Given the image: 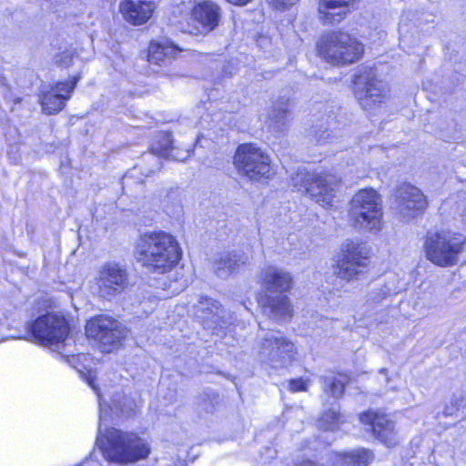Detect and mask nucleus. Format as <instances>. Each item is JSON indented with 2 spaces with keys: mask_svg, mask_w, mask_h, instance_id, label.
Returning a JSON list of instances; mask_svg holds the SVG:
<instances>
[{
  "mask_svg": "<svg viewBox=\"0 0 466 466\" xmlns=\"http://www.w3.org/2000/svg\"><path fill=\"white\" fill-rule=\"evenodd\" d=\"M135 254L139 262L148 271L164 274L171 270L181 258L177 240L170 233L147 231L136 242Z\"/></svg>",
  "mask_w": 466,
  "mask_h": 466,
  "instance_id": "nucleus-1",
  "label": "nucleus"
},
{
  "mask_svg": "<svg viewBox=\"0 0 466 466\" xmlns=\"http://www.w3.org/2000/svg\"><path fill=\"white\" fill-rule=\"evenodd\" d=\"M21 100H22V98H20V97H15V98L14 99V104H15V105L19 104V103L21 102Z\"/></svg>",
  "mask_w": 466,
  "mask_h": 466,
  "instance_id": "nucleus-36",
  "label": "nucleus"
},
{
  "mask_svg": "<svg viewBox=\"0 0 466 466\" xmlns=\"http://www.w3.org/2000/svg\"><path fill=\"white\" fill-rule=\"evenodd\" d=\"M34 339L40 344L56 351L66 345L69 333L66 319L57 313H46L39 316L31 324Z\"/></svg>",
  "mask_w": 466,
  "mask_h": 466,
  "instance_id": "nucleus-9",
  "label": "nucleus"
},
{
  "mask_svg": "<svg viewBox=\"0 0 466 466\" xmlns=\"http://www.w3.org/2000/svg\"><path fill=\"white\" fill-rule=\"evenodd\" d=\"M113 402H116V405H117V400H113Z\"/></svg>",
  "mask_w": 466,
  "mask_h": 466,
  "instance_id": "nucleus-42",
  "label": "nucleus"
},
{
  "mask_svg": "<svg viewBox=\"0 0 466 466\" xmlns=\"http://www.w3.org/2000/svg\"><path fill=\"white\" fill-rule=\"evenodd\" d=\"M129 285L127 268L117 262H106L96 277V292L99 297L111 299L120 295Z\"/></svg>",
  "mask_w": 466,
  "mask_h": 466,
  "instance_id": "nucleus-13",
  "label": "nucleus"
},
{
  "mask_svg": "<svg viewBox=\"0 0 466 466\" xmlns=\"http://www.w3.org/2000/svg\"><path fill=\"white\" fill-rule=\"evenodd\" d=\"M180 50L173 44H151L148 49V62L158 66H167Z\"/></svg>",
  "mask_w": 466,
  "mask_h": 466,
  "instance_id": "nucleus-26",
  "label": "nucleus"
},
{
  "mask_svg": "<svg viewBox=\"0 0 466 466\" xmlns=\"http://www.w3.org/2000/svg\"><path fill=\"white\" fill-rule=\"evenodd\" d=\"M299 0H270V5L279 10H284L293 5Z\"/></svg>",
  "mask_w": 466,
  "mask_h": 466,
  "instance_id": "nucleus-32",
  "label": "nucleus"
},
{
  "mask_svg": "<svg viewBox=\"0 0 466 466\" xmlns=\"http://www.w3.org/2000/svg\"><path fill=\"white\" fill-rule=\"evenodd\" d=\"M465 241L461 234L449 229L428 231L423 238L422 251L433 265L450 268L459 263Z\"/></svg>",
  "mask_w": 466,
  "mask_h": 466,
  "instance_id": "nucleus-3",
  "label": "nucleus"
},
{
  "mask_svg": "<svg viewBox=\"0 0 466 466\" xmlns=\"http://www.w3.org/2000/svg\"><path fill=\"white\" fill-rule=\"evenodd\" d=\"M354 95L360 106L365 110L372 109L388 96L386 84L378 79L376 70L370 66H361L354 76Z\"/></svg>",
  "mask_w": 466,
  "mask_h": 466,
  "instance_id": "nucleus-10",
  "label": "nucleus"
},
{
  "mask_svg": "<svg viewBox=\"0 0 466 466\" xmlns=\"http://www.w3.org/2000/svg\"><path fill=\"white\" fill-rule=\"evenodd\" d=\"M319 56L328 63L345 66L358 61L364 47L355 37L342 31L324 35L317 44Z\"/></svg>",
  "mask_w": 466,
  "mask_h": 466,
  "instance_id": "nucleus-5",
  "label": "nucleus"
},
{
  "mask_svg": "<svg viewBox=\"0 0 466 466\" xmlns=\"http://www.w3.org/2000/svg\"><path fill=\"white\" fill-rule=\"evenodd\" d=\"M96 444L106 460L118 464L134 463L147 459L150 453L147 443L132 432L111 428L99 434Z\"/></svg>",
  "mask_w": 466,
  "mask_h": 466,
  "instance_id": "nucleus-2",
  "label": "nucleus"
},
{
  "mask_svg": "<svg viewBox=\"0 0 466 466\" xmlns=\"http://www.w3.org/2000/svg\"><path fill=\"white\" fill-rule=\"evenodd\" d=\"M458 402H459V400H455V403H456V404H458ZM460 402H462V400H460Z\"/></svg>",
  "mask_w": 466,
  "mask_h": 466,
  "instance_id": "nucleus-40",
  "label": "nucleus"
},
{
  "mask_svg": "<svg viewBox=\"0 0 466 466\" xmlns=\"http://www.w3.org/2000/svg\"><path fill=\"white\" fill-rule=\"evenodd\" d=\"M43 303H44V304H48V305H49V301H48V300H46V299L43 300Z\"/></svg>",
  "mask_w": 466,
  "mask_h": 466,
  "instance_id": "nucleus-39",
  "label": "nucleus"
},
{
  "mask_svg": "<svg viewBox=\"0 0 466 466\" xmlns=\"http://www.w3.org/2000/svg\"><path fill=\"white\" fill-rule=\"evenodd\" d=\"M260 279L266 293L282 294L289 290L292 285L290 274L283 268L268 266L261 271Z\"/></svg>",
  "mask_w": 466,
  "mask_h": 466,
  "instance_id": "nucleus-22",
  "label": "nucleus"
},
{
  "mask_svg": "<svg viewBox=\"0 0 466 466\" xmlns=\"http://www.w3.org/2000/svg\"><path fill=\"white\" fill-rule=\"evenodd\" d=\"M461 216H465L466 217V212L462 211L461 212Z\"/></svg>",
  "mask_w": 466,
  "mask_h": 466,
  "instance_id": "nucleus-41",
  "label": "nucleus"
},
{
  "mask_svg": "<svg viewBox=\"0 0 466 466\" xmlns=\"http://www.w3.org/2000/svg\"><path fill=\"white\" fill-rule=\"evenodd\" d=\"M256 350L258 360L272 368L288 366L297 354L295 344L277 330L268 331L258 337Z\"/></svg>",
  "mask_w": 466,
  "mask_h": 466,
  "instance_id": "nucleus-7",
  "label": "nucleus"
},
{
  "mask_svg": "<svg viewBox=\"0 0 466 466\" xmlns=\"http://www.w3.org/2000/svg\"><path fill=\"white\" fill-rule=\"evenodd\" d=\"M341 183V177L335 173L309 172L299 167L291 176L290 184L298 192L309 194L323 208L333 207L335 193Z\"/></svg>",
  "mask_w": 466,
  "mask_h": 466,
  "instance_id": "nucleus-4",
  "label": "nucleus"
},
{
  "mask_svg": "<svg viewBox=\"0 0 466 466\" xmlns=\"http://www.w3.org/2000/svg\"><path fill=\"white\" fill-rule=\"evenodd\" d=\"M270 162L268 154L254 144L238 146L234 157V164L238 174L252 181L270 178Z\"/></svg>",
  "mask_w": 466,
  "mask_h": 466,
  "instance_id": "nucleus-8",
  "label": "nucleus"
},
{
  "mask_svg": "<svg viewBox=\"0 0 466 466\" xmlns=\"http://www.w3.org/2000/svg\"><path fill=\"white\" fill-rule=\"evenodd\" d=\"M360 420L363 424L370 426L374 436L386 446L397 445L398 438L394 422L387 415L368 411L361 414Z\"/></svg>",
  "mask_w": 466,
  "mask_h": 466,
  "instance_id": "nucleus-18",
  "label": "nucleus"
},
{
  "mask_svg": "<svg viewBox=\"0 0 466 466\" xmlns=\"http://www.w3.org/2000/svg\"><path fill=\"white\" fill-rule=\"evenodd\" d=\"M359 0H319V15L324 24L341 22L355 8Z\"/></svg>",
  "mask_w": 466,
  "mask_h": 466,
  "instance_id": "nucleus-21",
  "label": "nucleus"
},
{
  "mask_svg": "<svg viewBox=\"0 0 466 466\" xmlns=\"http://www.w3.org/2000/svg\"><path fill=\"white\" fill-rule=\"evenodd\" d=\"M86 333L87 337L95 339L99 343L102 351L110 352L121 343L127 330L114 318L100 315L87 321Z\"/></svg>",
  "mask_w": 466,
  "mask_h": 466,
  "instance_id": "nucleus-12",
  "label": "nucleus"
},
{
  "mask_svg": "<svg viewBox=\"0 0 466 466\" xmlns=\"http://www.w3.org/2000/svg\"><path fill=\"white\" fill-rule=\"evenodd\" d=\"M350 218L360 229L380 231L383 226L380 196L371 188L359 190L351 198Z\"/></svg>",
  "mask_w": 466,
  "mask_h": 466,
  "instance_id": "nucleus-6",
  "label": "nucleus"
},
{
  "mask_svg": "<svg viewBox=\"0 0 466 466\" xmlns=\"http://www.w3.org/2000/svg\"><path fill=\"white\" fill-rule=\"evenodd\" d=\"M252 258L251 253L241 252H223L218 255L213 267L217 275L222 279H227L237 272L242 266L247 265Z\"/></svg>",
  "mask_w": 466,
  "mask_h": 466,
  "instance_id": "nucleus-23",
  "label": "nucleus"
},
{
  "mask_svg": "<svg viewBox=\"0 0 466 466\" xmlns=\"http://www.w3.org/2000/svg\"><path fill=\"white\" fill-rule=\"evenodd\" d=\"M380 372L381 374H387L388 370H387V369L382 368V369H380Z\"/></svg>",
  "mask_w": 466,
  "mask_h": 466,
  "instance_id": "nucleus-37",
  "label": "nucleus"
},
{
  "mask_svg": "<svg viewBox=\"0 0 466 466\" xmlns=\"http://www.w3.org/2000/svg\"><path fill=\"white\" fill-rule=\"evenodd\" d=\"M369 265V252L363 243L347 240L341 253L333 265V274L343 280L350 281L362 274Z\"/></svg>",
  "mask_w": 466,
  "mask_h": 466,
  "instance_id": "nucleus-11",
  "label": "nucleus"
},
{
  "mask_svg": "<svg viewBox=\"0 0 466 466\" xmlns=\"http://www.w3.org/2000/svg\"><path fill=\"white\" fill-rule=\"evenodd\" d=\"M340 422V414L335 410H329L320 418L319 427L325 431H334L339 428Z\"/></svg>",
  "mask_w": 466,
  "mask_h": 466,
  "instance_id": "nucleus-29",
  "label": "nucleus"
},
{
  "mask_svg": "<svg viewBox=\"0 0 466 466\" xmlns=\"http://www.w3.org/2000/svg\"><path fill=\"white\" fill-rule=\"evenodd\" d=\"M228 3L237 5H245L252 0H227Z\"/></svg>",
  "mask_w": 466,
  "mask_h": 466,
  "instance_id": "nucleus-34",
  "label": "nucleus"
},
{
  "mask_svg": "<svg viewBox=\"0 0 466 466\" xmlns=\"http://www.w3.org/2000/svg\"><path fill=\"white\" fill-rule=\"evenodd\" d=\"M220 17V7L205 0L194 5L189 20L181 24V30L192 35H207L218 25Z\"/></svg>",
  "mask_w": 466,
  "mask_h": 466,
  "instance_id": "nucleus-15",
  "label": "nucleus"
},
{
  "mask_svg": "<svg viewBox=\"0 0 466 466\" xmlns=\"http://www.w3.org/2000/svg\"><path fill=\"white\" fill-rule=\"evenodd\" d=\"M263 310L268 318L275 320H281L289 318L292 314V308L289 299L283 294L272 296L267 294L263 302Z\"/></svg>",
  "mask_w": 466,
  "mask_h": 466,
  "instance_id": "nucleus-25",
  "label": "nucleus"
},
{
  "mask_svg": "<svg viewBox=\"0 0 466 466\" xmlns=\"http://www.w3.org/2000/svg\"><path fill=\"white\" fill-rule=\"evenodd\" d=\"M374 456L371 451L359 448L350 451L330 452L329 466H368Z\"/></svg>",
  "mask_w": 466,
  "mask_h": 466,
  "instance_id": "nucleus-24",
  "label": "nucleus"
},
{
  "mask_svg": "<svg viewBox=\"0 0 466 466\" xmlns=\"http://www.w3.org/2000/svg\"><path fill=\"white\" fill-rule=\"evenodd\" d=\"M194 315L207 329L218 334L219 330L227 328L224 310L220 304L209 298L201 297L194 305Z\"/></svg>",
  "mask_w": 466,
  "mask_h": 466,
  "instance_id": "nucleus-17",
  "label": "nucleus"
},
{
  "mask_svg": "<svg viewBox=\"0 0 466 466\" xmlns=\"http://www.w3.org/2000/svg\"><path fill=\"white\" fill-rule=\"evenodd\" d=\"M445 412H446V414H447V415H451V414H452V412H451V411H449V410H448V409H446Z\"/></svg>",
  "mask_w": 466,
  "mask_h": 466,
  "instance_id": "nucleus-38",
  "label": "nucleus"
},
{
  "mask_svg": "<svg viewBox=\"0 0 466 466\" xmlns=\"http://www.w3.org/2000/svg\"><path fill=\"white\" fill-rule=\"evenodd\" d=\"M79 78V76H75L66 82H57L55 85L43 86L38 95L42 112L46 115H55L60 112L66 106Z\"/></svg>",
  "mask_w": 466,
  "mask_h": 466,
  "instance_id": "nucleus-16",
  "label": "nucleus"
},
{
  "mask_svg": "<svg viewBox=\"0 0 466 466\" xmlns=\"http://www.w3.org/2000/svg\"><path fill=\"white\" fill-rule=\"evenodd\" d=\"M309 380L301 378L290 380L289 381V389L292 392L306 391L309 388Z\"/></svg>",
  "mask_w": 466,
  "mask_h": 466,
  "instance_id": "nucleus-31",
  "label": "nucleus"
},
{
  "mask_svg": "<svg viewBox=\"0 0 466 466\" xmlns=\"http://www.w3.org/2000/svg\"><path fill=\"white\" fill-rule=\"evenodd\" d=\"M155 9L156 4L152 0H123L119 5L125 20L134 25L147 23Z\"/></svg>",
  "mask_w": 466,
  "mask_h": 466,
  "instance_id": "nucleus-20",
  "label": "nucleus"
},
{
  "mask_svg": "<svg viewBox=\"0 0 466 466\" xmlns=\"http://www.w3.org/2000/svg\"><path fill=\"white\" fill-rule=\"evenodd\" d=\"M74 56H75V51L66 50V51L61 52L56 56L55 62L59 66L68 67L73 63Z\"/></svg>",
  "mask_w": 466,
  "mask_h": 466,
  "instance_id": "nucleus-30",
  "label": "nucleus"
},
{
  "mask_svg": "<svg viewBox=\"0 0 466 466\" xmlns=\"http://www.w3.org/2000/svg\"><path fill=\"white\" fill-rule=\"evenodd\" d=\"M190 156L189 150L179 152L172 147L171 134L168 132H160L155 137V142L151 147V152L145 155L146 159L153 158L156 161V167L150 172L160 169V161L156 157H171L174 160L184 161Z\"/></svg>",
  "mask_w": 466,
  "mask_h": 466,
  "instance_id": "nucleus-19",
  "label": "nucleus"
},
{
  "mask_svg": "<svg viewBox=\"0 0 466 466\" xmlns=\"http://www.w3.org/2000/svg\"><path fill=\"white\" fill-rule=\"evenodd\" d=\"M86 382L88 383V385L96 391V393L98 396V399H100L101 393H100L99 388L96 387V377L93 376L91 373H89L88 377H86Z\"/></svg>",
  "mask_w": 466,
  "mask_h": 466,
  "instance_id": "nucleus-33",
  "label": "nucleus"
},
{
  "mask_svg": "<svg viewBox=\"0 0 466 466\" xmlns=\"http://www.w3.org/2000/svg\"><path fill=\"white\" fill-rule=\"evenodd\" d=\"M428 207L424 194L410 184L398 187L392 209L402 221L410 222L418 218Z\"/></svg>",
  "mask_w": 466,
  "mask_h": 466,
  "instance_id": "nucleus-14",
  "label": "nucleus"
},
{
  "mask_svg": "<svg viewBox=\"0 0 466 466\" xmlns=\"http://www.w3.org/2000/svg\"><path fill=\"white\" fill-rule=\"evenodd\" d=\"M382 296L380 294H377L375 297H371L370 299L373 302H379L382 299Z\"/></svg>",
  "mask_w": 466,
  "mask_h": 466,
  "instance_id": "nucleus-35",
  "label": "nucleus"
},
{
  "mask_svg": "<svg viewBox=\"0 0 466 466\" xmlns=\"http://www.w3.org/2000/svg\"><path fill=\"white\" fill-rule=\"evenodd\" d=\"M323 388L326 392H329L334 398H339L344 393L345 382L337 377H326Z\"/></svg>",
  "mask_w": 466,
  "mask_h": 466,
  "instance_id": "nucleus-28",
  "label": "nucleus"
},
{
  "mask_svg": "<svg viewBox=\"0 0 466 466\" xmlns=\"http://www.w3.org/2000/svg\"><path fill=\"white\" fill-rule=\"evenodd\" d=\"M290 113L288 105L283 102L277 103L268 114V127L279 132L282 131Z\"/></svg>",
  "mask_w": 466,
  "mask_h": 466,
  "instance_id": "nucleus-27",
  "label": "nucleus"
}]
</instances>
